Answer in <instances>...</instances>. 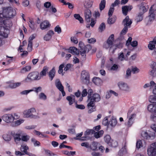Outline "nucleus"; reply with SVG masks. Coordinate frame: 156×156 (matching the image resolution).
<instances>
[{
  "label": "nucleus",
  "mask_w": 156,
  "mask_h": 156,
  "mask_svg": "<svg viewBox=\"0 0 156 156\" xmlns=\"http://www.w3.org/2000/svg\"><path fill=\"white\" fill-rule=\"evenodd\" d=\"M87 107L88 109H89L88 112L89 113H91L93 112H94L96 111V106H95V104H94V105H92L91 106H88V104L87 105Z\"/></svg>",
  "instance_id": "32"
},
{
  "label": "nucleus",
  "mask_w": 156,
  "mask_h": 156,
  "mask_svg": "<svg viewBox=\"0 0 156 156\" xmlns=\"http://www.w3.org/2000/svg\"><path fill=\"white\" fill-rule=\"evenodd\" d=\"M132 5H124L122 7V10L123 14L126 16L127 15L128 11H130L133 9Z\"/></svg>",
  "instance_id": "13"
},
{
  "label": "nucleus",
  "mask_w": 156,
  "mask_h": 156,
  "mask_svg": "<svg viewBox=\"0 0 156 156\" xmlns=\"http://www.w3.org/2000/svg\"><path fill=\"white\" fill-rule=\"evenodd\" d=\"M66 99L69 102V105H71L75 101V98H72L71 96H68L66 97Z\"/></svg>",
  "instance_id": "42"
},
{
  "label": "nucleus",
  "mask_w": 156,
  "mask_h": 156,
  "mask_svg": "<svg viewBox=\"0 0 156 156\" xmlns=\"http://www.w3.org/2000/svg\"><path fill=\"white\" fill-rule=\"evenodd\" d=\"M147 109L151 112L156 113V104L149 105L147 106Z\"/></svg>",
  "instance_id": "20"
},
{
  "label": "nucleus",
  "mask_w": 156,
  "mask_h": 156,
  "mask_svg": "<svg viewBox=\"0 0 156 156\" xmlns=\"http://www.w3.org/2000/svg\"><path fill=\"white\" fill-rule=\"evenodd\" d=\"M31 69V66H28L23 68L20 71V73H24L26 72L29 71Z\"/></svg>",
  "instance_id": "36"
},
{
  "label": "nucleus",
  "mask_w": 156,
  "mask_h": 156,
  "mask_svg": "<svg viewBox=\"0 0 156 156\" xmlns=\"http://www.w3.org/2000/svg\"><path fill=\"white\" fill-rule=\"evenodd\" d=\"M110 143L109 144V146L112 147H115L118 145V142L115 140H112L110 142Z\"/></svg>",
  "instance_id": "38"
},
{
  "label": "nucleus",
  "mask_w": 156,
  "mask_h": 156,
  "mask_svg": "<svg viewBox=\"0 0 156 156\" xmlns=\"http://www.w3.org/2000/svg\"><path fill=\"white\" fill-rule=\"evenodd\" d=\"M142 136L147 139L153 140L155 136V133L154 132H150L149 133L146 132H143L142 133Z\"/></svg>",
  "instance_id": "10"
},
{
  "label": "nucleus",
  "mask_w": 156,
  "mask_h": 156,
  "mask_svg": "<svg viewBox=\"0 0 156 156\" xmlns=\"http://www.w3.org/2000/svg\"><path fill=\"white\" fill-rule=\"evenodd\" d=\"M113 44V43H112L107 41L106 42L104 43L103 47L106 49H108L109 48V50H110L112 48L115 46V45Z\"/></svg>",
  "instance_id": "23"
},
{
  "label": "nucleus",
  "mask_w": 156,
  "mask_h": 156,
  "mask_svg": "<svg viewBox=\"0 0 156 156\" xmlns=\"http://www.w3.org/2000/svg\"><path fill=\"white\" fill-rule=\"evenodd\" d=\"M20 149L21 151L24 152L25 154L27 152V150L29 149V147L26 144L23 143L21 145Z\"/></svg>",
  "instance_id": "29"
},
{
  "label": "nucleus",
  "mask_w": 156,
  "mask_h": 156,
  "mask_svg": "<svg viewBox=\"0 0 156 156\" xmlns=\"http://www.w3.org/2000/svg\"><path fill=\"white\" fill-rule=\"evenodd\" d=\"M24 121V120L23 119H20L13 122L12 123V126H18L23 123Z\"/></svg>",
  "instance_id": "34"
},
{
  "label": "nucleus",
  "mask_w": 156,
  "mask_h": 156,
  "mask_svg": "<svg viewBox=\"0 0 156 156\" xmlns=\"http://www.w3.org/2000/svg\"><path fill=\"white\" fill-rule=\"evenodd\" d=\"M39 98L40 99L45 100L47 99V96L44 93H41L39 95Z\"/></svg>",
  "instance_id": "54"
},
{
  "label": "nucleus",
  "mask_w": 156,
  "mask_h": 156,
  "mask_svg": "<svg viewBox=\"0 0 156 156\" xmlns=\"http://www.w3.org/2000/svg\"><path fill=\"white\" fill-rule=\"evenodd\" d=\"M93 3V0H86L84 3V7L87 9L90 8L92 7Z\"/></svg>",
  "instance_id": "19"
},
{
  "label": "nucleus",
  "mask_w": 156,
  "mask_h": 156,
  "mask_svg": "<svg viewBox=\"0 0 156 156\" xmlns=\"http://www.w3.org/2000/svg\"><path fill=\"white\" fill-rule=\"evenodd\" d=\"M147 154L149 156H153L156 155V143H154L148 147Z\"/></svg>",
  "instance_id": "5"
},
{
  "label": "nucleus",
  "mask_w": 156,
  "mask_h": 156,
  "mask_svg": "<svg viewBox=\"0 0 156 156\" xmlns=\"http://www.w3.org/2000/svg\"><path fill=\"white\" fill-rule=\"evenodd\" d=\"M98 143L94 142L92 143V146H90V147L91 149L93 151L96 150L97 148Z\"/></svg>",
  "instance_id": "45"
},
{
  "label": "nucleus",
  "mask_w": 156,
  "mask_h": 156,
  "mask_svg": "<svg viewBox=\"0 0 156 156\" xmlns=\"http://www.w3.org/2000/svg\"><path fill=\"white\" fill-rule=\"evenodd\" d=\"M50 24L48 21L47 20L44 21L40 24L41 28L42 30H44L50 27Z\"/></svg>",
  "instance_id": "18"
},
{
  "label": "nucleus",
  "mask_w": 156,
  "mask_h": 156,
  "mask_svg": "<svg viewBox=\"0 0 156 156\" xmlns=\"http://www.w3.org/2000/svg\"><path fill=\"white\" fill-rule=\"evenodd\" d=\"M2 120L7 123L12 122L14 119V116L11 114H5L2 117Z\"/></svg>",
  "instance_id": "9"
},
{
  "label": "nucleus",
  "mask_w": 156,
  "mask_h": 156,
  "mask_svg": "<svg viewBox=\"0 0 156 156\" xmlns=\"http://www.w3.org/2000/svg\"><path fill=\"white\" fill-rule=\"evenodd\" d=\"M4 25L6 27L10 28L12 26V23L10 20L6 19L4 22Z\"/></svg>",
  "instance_id": "31"
},
{
  "label": "nucleus",
  "mask_w": 156,
  "mask_h": 156,
  "mask_svg": "<svg viewBox=\"0 0 156 156\" xmlns=\"http://www.w3.org/2000/svg\"><path fill=\"white\" fill-rule=\"evenodd\" d=\"M101 99V97L99 94L97 93L93 94L88 98L87 101H89L88 103V106L94 105L95 102H98Z\"/></svg>",
  "instance_id": "3"
},
{
  "label": "nucleus",
  "mask_w": 156,
  "mask_h": 156,
  "mask_svg": "<svg viewBox=\"0 0 156 156\" xmlns=\"http://www.w3.org/2000/svg\"><path fill=\"white\" fill-rule=\"evenodd\" d=\"M54 34V33L53 30H49L44 36V40L46 41L49 40L51 38L52 35Z\"/></svg>",
  "instance_id": "17"
},
{
  "label": "nucleus",
  "mask_w": 156,
  "mask_h": 156,
  "mask_svg": "<svg viewBox=\"0 0 156 156\" xmlns=\"http://www.w3.org/2000/svg\"><path fill=\"white\" fill-rule=\"evenodd\" d=\"M29 26L32 30H34L35 29L34 23L31 20H30L29 21Z\"/></svg>",
  "instance_id": "44"
},
{
  "label": "nucleus",
  "mask_w": 156,
  "mask_h": 156,
  "mask_svg": "<svg viewBox=\"0 0 156 156\" xmlns=\"http://www.w3.org/2000/svg\"><path fill=\"white\" fill-rule=\"evenodd\" d=\"M108 122H108V117H105L102 121V124L104 126H106L107 125H109Z\"/></svg>",
  "instance_id": "57"
},
{
  "label": "nucleus",
  "mask_w": 156,
  "mask_h": 156,
  "mask_svg": "<svg viewBox=\"0 0 156 156\" xmlns=\"http://www.w3.org/2000/svg\"><path fill=\"white\" fill-rule=\"evenodd\" d=\"M55 68L54 67L51 70L49 71L48 73V76L51 81L53 80L55 75Z\"/></svg>",
  "instance_id": "25"
},
{
  "label": "nucleus",
  "mask_w": 156,
  "mask_h": 156,
  "mask_svg": "<svg viewBox=\"0 0 156 156\" xmlns=\"http://www.w3.org/2000/svg\"><path fill=\"white\" fill-rule=\"evenodd\" d=\"M131 70L129 68H128L126 72V75L125 76V78L128 79L129 77L131 76Z\"/></svg>",
  "instance_id": "50"
},
{
  "label": "nucleus",
  "mask_w": 156,
  "mask_h": 156,
  "mask_svg": "<svg viewBox=\"0 0 156 156\" xmlns=\"http://www.w3.org/2000/svg\"><path fill=\"white\" fill-rule=\"evenodd\" d=\"M105 28V25L104 23H102L100 25L99 29L101 32H102Z\"/></svg>",
  "instance_id": "52"
},
{
  "label": "nucleus",
  "mask_w": 156,
  "mask_h": 156,
  "mask_svg": "<svg viewBox=\"0 0 156 156\" xmlns=\"http://www.w3.org/2000/svg\"><path fill=\"white\" fill-rule=\"evenodd\" d=\"M55 31V32H57L58 34H60L61 32V29L59 25L57 26L54 29Z\"/></svg>",
  "instance_id": "58"
},
{
  "label": "nucleus",
  "mask_w": 156,
  "mask_h": 156,
  "mask_svg": "<svg viewBox=\"0 0 156 156\" xmlns=\"http://www.w3.org/2000/svg\"><path fill=\"white\" fill-rule=\"evenodd\" d=\"M92 81L95 84L98 85L100 84L101 81L99 78L96 77L93 78Z\"/></svg>",
  "instance_id": "37"
},
{
  "label": "nucleus",
  "mask_w": 156,
  "mask_h": 156,
  "mask_svg": "<svg viewBox=\"0 0 156 156\" xmlns=\"http://www.w3.org/2000/svg\"><path fill=\"white\" fill-rule=\"evenodd\" d=\"M91 12L90 10L87 9L84 11V17L86 21L89 23L91 21Z\"/></svg>",
  "instance_id": "14"
},
{
  "label": "nucleus",
  "mask_w": 156,
  "mask_h": 156,
  "mask_svg": "<svg viewBox=\"0 0 156 156\" xmlns=\"http://www.w3.org/2000/svg\"><path fill=\"white\" fill-rule=\"evenodd\" d=\"M36 111L34 108H32L30 109L25 110L23 114L26 117H30L31 118L36 119L38 118L37 116L33 115V113H35Z\"/></svg>",
  "instance_id": "4"
},
{
  "label": "nucleus",
  "mask_w": 156,
  "mask_h": 156,
  "mask_svg": "<svg viewBox=\"0 0 156 156\" xmlns=\"http://www.w3.org/2000/svg\"><path fill=\"white\" fill-rule=\"evenodd\" d=\"M105 0H101L99 4V9L101 11L104 9L105 6Z\"/></svg>",
  "instance_id": "33"
},
{
  "label": "nucleus",
  "mask_w": 156,
  "mask_h": 156,
  "mask_svg": "<svg viewBox=\"0 0 156 156\" xmlns=\"http://www.w3.org/2000/svg\"><path fill=\"white\" fill-rule=\"evenodd\" d=\"M3 138L5 141H9L11 139V136L9 134H5L3 135Z\"/></svg>",
  "instance_id": "48"
},
{
  "label": "nucleus",
  "mask_w": 156,
  "mask_h": 156,
  "mask_svg": "<svg viewBox=\"0 0 156 156\" xmlns=\"http://www.w3.org/2000/svg\"><path fill=\"white\" fill-rule=\"evenodd\" d=\"M149 101L151 103H156V97L154 95L150 96L149 98Z\"/></svg>",
  "instance_id": "47"
},
{
  "label": "nucleus",
  "mask_w": 156,
  "mask_h": 156,
  "mask_svg": "<svg viewBox=\"0 0 156 156\" xmlns=\"http://www.w3.org/2000/svg\"><path fill=\"white\" fill-rule=\"evenodd\" d=\"M31 141L33 143L35 147L37 146H39L40 145V142L39 141L36 140L34 138H32L31 139Z\"/></svg>",
  "instance_id": "49"
},
{
  "label": "nucleus",
  "mask_w": 156,
  "mask_h": 156,
  "mask_svg": "<svg viewBox=\"0 0 156 156\" xmlns=\"http://www.w3.org/2000/svg\"><path fill=\"white\" fill-rule=\"evenodd\" d=\"M95 132L94 130L93 129H87L84 133V135L85 136H87L88 135H89L90 134H93Z\"/></svg>",
  "instance_id": "46"
},
{
  "label": "nucleus",
  "mask_w": 156,
  "mask_h": 156,
  "mask_svg": "<svg viewBox=\"0 0 156 156\" xmlns=\"http://www.w3.org/2000/svg\"><path fill=\"white\" fill-rule=\"evenodd\" d=\"M120 3V1L119 0H116L113 3H112L111 6V7L114 8V7L118 5Z\"/></svg>",
  "instance_id": "56"
},
{
  "label": "nucleus",
  "mask_w": 156,
  "mask_h": 156,
  "mask_svg": "<svg viewBox=\"0 0 156 156\" xmlns=\"http://www.w3.org/2000/svg\"><path fill=\"white\" fill-rule=\"evenodd\" d=\"M152 8V6H151L149 10V20L150 21L154 20V19L155 17V14L154 13L155 10L153 9Z\"/></svg>",
  "instance_id": "21"
},
{
  "label": "nucleus",
  "mask_w": 156,
  "mask_h": 156,
  "mask_svg": "<svg viewBox=\"0 0 156 156\" xmlns=\"http://www.w3.org/2000/svg\"><path fill=\"white\" fill-rule=\"evenodd\" d=\"M149 74L153 77L156 76V69H152L149 72Z\"/></svg>",
  "instance_id": "61"
},
{
  "label": "nucleus",
  "mask_w": 156,
  "mask_h": 156,
  "mask_svg": "<svg viewBox=\"0 0 156 156\" xmlns=\"http://www.w3.org/2000/svg\"><path fill=\"white\" fill-rule=\"evenodd\" d=\"M28 50L30 52L32 50V41H28V44L27 47Z\"/></svg>",
  "instance_id": "53"
},
{
  "label": "nucleus",
  "mask_w": 156,
  "mask_h": 156,
  "mask_svg": "<svg viewBox=\"0 0 156 156\" xmlns=\"http://www.w3.org/2000/svg\"><path fill=\"white\" fill-rule=\"evenodd\" d=\"M75 107L76 108L80 109H84L85 108L84 105H78L77 104V102L76 103Z\"/></svg>",
  "instance_id": "59"
},
{
  "label": "nucleus",
  "mask_w": 156,
  "mask_h": 156,
  "mask_svg": "<svg viewBox=\"0 0 156 156\" xmlns=\"http://www.w3.org/2000/svg\"><path fill=\"white\" fill-rule=\"evenodd\" d=\"M55 84L56 87L59 90L64 88L63 86H62L61 82L59 79H57L56 80L55 82Z\"/></svg>",
  "instance_id": "26"
},
{
  "label": "nucleus",
  "mask_w": 156,
  "mask_h": 156,
  "mask_svg": "<svg viewBox=\"0 0 156 156\" xmlns=\"http://www.w3.org/2000/svg\"><path fill=\"white\" fill-rule=\"evenodd\" d=\"M16 12L14 9L11 7H4L2 12H0V16L5 17V18H12L16 15Z\"/></svg>",
  "instance_id": "1"
},
{
  "label": "nucleus",
  "mask_w": 156,
  "mask_h": 156,
  "mask_svg": "<svg viewBox=\"0 0 156 156\" xmlns=\"http://www.w3.org/2000/svg\"><path fill=\"white\" fill-rule=\"evenodd\" d=\"M48 70V68L46 66H44L42 70L40 72L39 76L40 77V79L41 77L44 76H45L46 75L47 72Z\"/></svg>",
  "instance_id": "24"
},
{
  "label": "nucleus",
  "mask_w": 156,
  "mask_h": 156,
  "mask_svg": "<svg viewBox=\"0 0 156 156\" xmlns=\"http://www.w3.org/2000/svg\"><path fill=\"white\" fill-rule=\"evenodd\" d=\"M156 44H155L154 42L152 41H150L149 44L148 45V47L151 50H152L155 48L154 51L156 50V47L155 48V46Z\"/></svg>",
  "instance_id": "35"
},
{
  "label": "nucleus",
  "mask_w": 156,
  "mask_h": 156,
  "mask_svg": "<svg viewBox=\"0 0 156 156\" xmlns=\"http://www.w3.org/2000/svg\"><path fill=\"white\" fill-rule=\"evenodd\" d=\"M139 71V69L136 67H132L131 68V71L134 74L138 73Z\"/></svg>",
  "instance_id": "60"
},
{
  "label": "nucleus",
  "mask_w": 156,
  "mask_h": 156,
  "mask_svg": "<svg viewBox=\"0 0 156 156\" xmlns=\"http://www.w3.org/2000/svg\"><path fill=\"white\" fill-rule=\"evenodd\" d=\"M33 89L32 90L37 93H38L39 92H41L42 90V88L41 87H34Z\"/></svg>",
  "instance_id": "62"
},
{
  "label": "nucleus",
  "mask_w": 156,
  "mask_h": 156,
  "mask_svg": "<svg viewBox=\"0 0 156 156\" xmlns=\"http://www.w3.org/2000/svg\"><path fill=\"white\" fill-rule=\"evenodd\" d=\"M20 83H15L10 84L9 85V87L12 89L15 88L20 85Z\"/></svg>",
  "instance_id": "40"
},
{
  "label": "nucleus",
  "mask_w": 156,
  "mask_h": 156,
  "mask_svg": "<svg viewBox=\"0 0 156 156\" xmlns=\"http://www.w3.org/2000/svg\"><path fill=\"white\" fill-rule=\"evenodd\" d=\"M81 78L83 82L85 84H87L89 81V73L83 71H82L81 73Z\"/></svg>",
  "instance_id": "8"
},
{
  "label": "nucleus",
  "mask_w": 156,
  "mask_h": 156,
  "mask_svg": "<svg viewBox=\"0 0 156 156\" xmlns=\"http://www.w3.org/2000/svg\"><path fill=\"white\" fill-rule=\"evenodd\" d=\"M140 12L139 13L138 16L136 18V20L137 22H139L142 20L143 19V14L146 11L147 9L143 5H141L140 8Z\"/></svg>",
  "instance_id": "7"
},
{
  "label": "nucleus",
  "mask_w": 156,
  "mask_h": 156,
  "mask_svg": "<svg viewBox=\"0 0 156 156\" xmlns=\"http://www.w3.org/2000/svg\"><path fill=\"white\" fill-rule=\"evenodd\" d=\"M115 9L113 7L110 6L108 12V15L109 17H111Z\"/></svg>",
  "instance_id": "51"
},
{
  "label": "nucleus",
  "mask_w": 156,
  "mask_h": 156,
  "mask_svg": "<svg viewBox=\"0 0 156 156\" xmlns=\"http://www.w3.org/2000/svg\"><path fill=\"white\" fill-rule=\"evenodd\" d=\"M15 142L19 141L21 140L20 134L19 133L14 134L13 135Z\"/></svg>",
  "instance_id": "43"
},
{
  "label": "nucleus",
  "mask_w": 156,
  "mask_h": 156,
  "mask_svg": "<svg viewBox=\"0 0 156 156\" xmlns=\"http://www.w3.org/2000/svg\"><path fill=\"white\" fill-rule=\"evenodd\" d=\"M117 123V120L116 119L112 117L111 120L108 122V124L112 127H114L115 126Z\"/></svg>",
  "instance_id": "28"
},
{
  "label": "nucleus",
  "mask_w": 156,
  "mask_h": 156,
  "mask_svg": "<svg viewBox=\"0 0 156 156\" xmlns=\"http://www.w3.org/2000/svg\"><path fill=\"white\" fill-rule=\"evenodd\" d=\"M104 140L105 142L108 145L110 143L112 140L111 139V137L110 135H106L104 137Z\"/></svg>",
  "instance_id": "39"
},
{
  "label": "nucleus",
  "mask_w": 156,
  "mask_h": 156,
  "mask_svg": "<svg viewBox=\"0 0 156 156\" xmlns=\"http://www.w3.org/2000/svg\"><path fill=\"white\" fill-rule=\"evenodd\" d=\"M116 20V17L115 16H113L112 17H110L108 18L107 22L109 24H112L114 23Z\"/></svg>",
  "instance_id": "27"
},
{
  "label": "nucleus",
  "mask_w": 156,
  "mask_h": 156,
  "mask_svg": "<svg viewBox=\"0 0 156 156\" xmlns=\"http://www.w3.org/2000/svg\"><path fill=\"white\" fill-rule=\"evenodd\" d=\"M132 23V20L129 18L128 16H127L122 22V24L124 26H126L129 28L130 27Z\"/></svg>",
  "instance_id": "12"
},
{
  "label": "nucleus",
  "mask_w": 156,
  "mask_h": 156,
  "mask_svg": "<svg viewBox=\"0 0 156 156\" xmlns=\"http://www.w3.org/2000/svg\"><path fill=\"white\" fill-rule=\"evenodd\" d=\"M118 85L121 90L124 91H129V87L126 83L123 82H120L118 83Z\"/></svg>",
  "instance_id": "15"
},
{
  "label": "nucleus",
  "mask_w": 156,
  "mask_h": 156,
  "mask_svg": "<svg viewBox=\"0 0 156 156\" xmlns=\"http://www.w3.org/2000/svg\"><path fill=\"white\" fill-rule=\"evenodd\" d=\"M70 53L73 55H79V52L78 49L75 47H70L67 50Z\"/></svg>",
  "instance_id": "22"
},
{
  "label": "nucleus",
  "mask_w": 156,
  "mask_h": 156,
  "mask_svg": "<svg viewBox=\"0 0 156 156\" xmlns=\"http://www.w3.org/2000/svg\"><path fill=\"white\" fill-rule=\"evenodd\" d=\"M142 147V143L141 141L140 140L137 141L136 144V148L138 149Z\"/></svg>",
  "instance_id": "55"
},
{
  "label": "nucleus",
  "mask_w": 156,
  "mask_h": 156,
  "mask_svg": "<svg viewBox=\"0 0 156 156\" xmlns=\"http://www.w3.org/2000/svg\"><path fill=\"white\" fill-rule=\"evenodd\" d=\"M80 48V55L82 56H86V53L88 52L91 50L92 47L90 44L84 45L82 42H80L79 45Z\"/></svg>",
  "instance_id": "2"
},
{
  "label": "nucleus",
  "mask_w": 156,
  "mask_h": 156,
  "mask_svg": "<svg viewBox=\"0 0 156 156\" xmlns=\"http://www.w3.org/2000/svg\"><path fill=\"white\" fill-rule=\"evenodd\" d=\"M27 78L32 81L39 80L40 79V77L37 72H33L30 73L27 76Z\"/></svg>",
  "instance_id": "6"
},
{
  "label": "nucleus",
  "mask_w": 156,
  "mask_h": 156,
  "mask_svg": "<svg viewBox=\"0 0 156 156\" xmlns=\"http://www.w3.org/2000/svg\"><path fill=\"white\" fill-rule=\"evenodd\" d=\"M136 116L135 114H133L131 115L129 117V120L127 123H126V125L127 127H131L133 123V119Z\"/></svg>",
  "instance_id": "16"
},
{
  "label": "nucleus",
  "mask_w": 156,
  "mask_h": 156,
  "mask_svg": "<svg viewBox=\"0 0 156 156\" xmlns=\"http://www.w3.org/2000/svg\"><path fill=\"white\" fill-rule=\"evenodd\" d=\"M124 27L123 28V29L122 30L121 32V34H125L128 31V27L126 26H124Z\"/></svg>",
  "instance_id": "63"
},
{
  "label": "nucleus",
  "mask_w": 156,
  "mask_h": 156,
  "mask_svg": "<svg viewBox=\"0 0 156 156\" xmlns=\"http://www.w3.org/2000/svg\"><path fill=\"white\" fill-rule=\"evenodd\" d=\"M151 67L152 69H156V62L153 61L151 64Z\"/></svg>",
  "instance_id": "64"
},
{
  "label": "nucleus",
  "mask_w": 156,
  "mask_h": 156,
  "mask_svg": "<svg viewBox=\"0 0 156 156\" xmlns=\"http://www.w3.org/2000/svg\"><path fill=\"white\" fill-rule=\"evenodd\" d=\"M9 30L8 29L2 27L0 30V37L1 38H6L8 37Z\"/></svg>",
  "instance_id": "11"
},
{
  "label": "nucleus",
  "mask_w": 156,
  "mask_h": 156,
  "mask_svg": "<svg viewBox=\"0 0 156 156\" xmlns=\"http://www.w3.org/2000/svg\"><path fill=\"white\" fill-rule=\"evenodd\" d=\"M104 131L103 130H100V131L94 132V136L95 138L98 139L101 137L103 134Z\"/></svg>",
  "instance_id": "30"
},
{
  "label": "nucleus",
  "mask_w": 156,
  "mask_h": 156,
  "mask_svg": "<svg viewBox=\"0 0 156 156\" xmlns=\"http://www.w3.org/2000/svg\"><path fill=\"white\" fill-rule=\"evenodd\" d=\"M74 16L76 19L80 21V23H83V20L79 14H75L74 15Z\"/></svg>",
  "instance_id": "41"
}]
</instances>
